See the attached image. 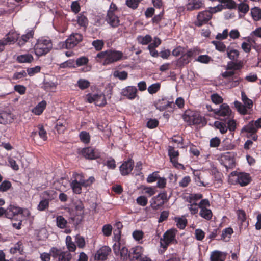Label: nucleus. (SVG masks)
<instances>
[{"mask_svg": "<svg viewBox=\"0 0 261 261\" xmlns=\"http://www.w3.org/2000/svg\"><path fill=\"white\" fill-rule=\"evenodd\" d=\"M177 226L181 229H184L187 223V220L184 218H176L175 219Z\"/></svg>", "mask_w": 261, "mask_h": 261, "instance_id": "obj_51", "label": "nucleus"}, {"mask_svg": "<svg viewBox=\"0 0 261 261\" xmlns=\"http://www.w3.org/2000/svg\"><path fill=\"white\" fill-rule=\"evenodd\" d=\"M238 10L243 13H246L249 11V6L244 2H241L238 6Z\"/></svg>", "mask_w": 261, "mask_h": 261, "instance_id": "obj_64", "label": "nucleus"}, {"mask_svg": "<svg viewBox=\"0 0 261 261\" xmlns=\"http://www.w3.org/2000/svg\"><path fill=\"white\" fill-rule=\"evenodd\" d=\"M199 215L203 218L209 220L211 219L213 214L211 210L207 208H202L199 212Z\"/></svg>", "mask_w": 261, "mask_h": 261, "instance_id": "obj_33", "label": "nucleus"}, {"mask_svg": "<svg viewBox=\"0 0 261 261\" xmlns=\"http://www.w3.org/2000/svg\"><path fill=\"white\" fill-rule=\"evenodd\" d=\"M75 242L79 248H83L85 246V241L84 237L80 235H76L75 237Z\"/></svg>", "mask_w": 261, "mask_h": 261, "instance_id": "obj_60", "label": "nucleus"}, {"mask_svg": "<svg viewBox=\"0 0 261 261\" xmlns=\"http://www.w3.org/2000/svg\"><path fill=\"white\" fill-rule=\"evenodd\" d=\"M23 210L20 207L10 205L6 210V217L12 219L15 216L21 215Z\"/></svg>", "mask_w": 261, "mask_h": 261, "instance_id": "obj_17", "label": "nucleus"}, {"mask_svg": "<svg viewBox=\"0 0 261 261\" xmlns=\"http://www.w3.org/2000/svg\"><path fill=\"white\" fill-rule=\"evenodd\" d=\"M173 101H169L167 98H162L161 99H159L155 104V107L157 109L160 111H163L166 110L168 107L172 108L174 106Z\"/></svg>", "mask_w": 261, "mask_h": 261, "instance_id": "obj_20", "label": "nucleus"}, {"mask_svg": "<svg viewBox=\"0 0 261 261\" xmlns=\"http://www.w3.org/2000/svg\"><path fill=\"white\" fill-rule=\"evenodd\" d=\"M257 131V129L254 124V121L249 122L247 125H245L242 129V132H246L250 134H255Z\"/></svg>", "mask_w": 261, "mask_h": 261, "instance_id": "obj_29", "label": "nucleus"}, {"mask_svg": "<svg viewBox=\"0 0 261 261\" xmlns=\"http://www.w3.org/2000/svg\"><path fill=\"white\" fill-rule=\"evenodd\" d=\"M96 57L103 59V64L107 65L126 59L122 52L114 49L101 51L97 54Z\"/></svg>", "mask_w": 261, "mask_h": 261, "instance_id": "obj_1", "label": "nucleus"}, {"mask_svg": "<svg viewBox=\"0 0 261 261\" xmlns=\"http://www.w3.org/2000/svg\"><path fill=\"white\" fill-rule=\"evenodd\" d=\"M33 60V57L30 54L18 56L17 60L19 63H31Z\"/></svg>", "mask_w": 261, "mask_h": 261, "instance_id": "obj_32", "label": "nucleus"}, {"mask_svg": "<svg viewBox=\"0 0 261 261\" xmlns=\"http://www.w3.org/2000/svg\"><path fill=\"white\" fill-rule=\"evenodd\" d=\"M44 199H47L49 201L56 197L57 193L54 190L46 191L42 193Z\"/></svg>", "mask_w": 261, "mask_h": 261, "instance_id": "obj_40", "label": "nucleus"}, {"mask_svg": "<svg viewBox=\"0 0 261 261\" xmlns=\"http://www.w3.org/2000/svg\"><path fill=\"white\" fill-rule=\"evenodd\" d=\"M92 44L96 50H100L104 46V42L102 40H96L92 42Z\"/></svg>", "mask_w": 261, "mask_h": 261, "instance_id": "obj_62", "label": "nucleus"}, {"mask_svg": "<svg viewBox=\"0 0 261 261\" xmlns=\"http://www.w3.org/2000/svg\"><path fill=\"white\" fill-rule=\"evenodd\" d=\"M74 179L70 184L71 187L74 193L80 194L82 192V186L85 187L84 177L80 174H74Z\"/></svg>", "mask_w": 261, "mask_h": 261, "instance_id": "obj_11", "label": "nucleus"}, {"mask_svg": "<svg viewBox=\"0 0 261 261\" xmlns=\"http://www.w3.org/2000/svg\"><path fill=\"white\" fill-rule=\"evenodd\" d=\"M85 99L88 103L94 102L96 106L99 107H103L107 103L105 95L101 92L96 94H87L85 96Z\"/></svg>", "mask_w": 261, "mask_h": 261, "instance_id": "obj_6", "label": "nucleus"}, {"mask_svg": "<svg viewBox=\"0 0 261 261\" xmlns=\"http://www.w3.org/2000/svg\"><path fill=\"white\" fill-rule=\"evenodd\" d=\"M49 205V201L47 199H43L39 202L37 206V209L39 211H42L48 208Z\"/></svg>", "mask_w": 261, "mask_h": 261, "instance_id": "obj_61", "label": "nucleus"}, {"mask_svg": "<svg viewBox=\"0 0 261 261\" xmlns=\"http://www.w3.org/2000/svg\"><path fill=\"white\" fill-rule=\"evenodd\" d=\"M113 248L115 255H120L123 260L127 259L128 249L126 247L121 245L119 242H116L114 244Z\"/></svg>", "mask_w": 261, "mask_h": 261, "instance_id": "obj_15", "label": "nucleus"}, {"mask_svg": "<svg viewBox=\"0 0 261 261\" xmlns=\"http://www.w3.org/2000/svg\"><path fill=\"white\" fill-rule=\"evenodd\" d=\"M142 1V0H126L125 4L128 7L135 10L138 8L139 3Z\"/></svg>", "mask_w": 261, "mask_h": 261, "instance_id": "obj_48", "label": "nucleus"}, {"mask_svg": "<svg viewBox=\"0 0 261 261\" xmlns=\"http://www.w3.org/2000/svg\"><path fill=\"white\" fill-rule=\"evenodd\" d=\"M111 252V249L110 247L106 246H102L97 251L95 254L94 258L97 260H106Z\"/></svg>", "mask_w": 261, "mask_h": 261, "instance_id": "obj_16", "label": "nucleus"}, {"mask_svg": "<svg viewBox=\"0 0 261 261\" xmlns=\"http://www.w3.org/2000/svg\"><path fill=\"white\" fill-rule=\"evenodd\" d=\"M54 258H58V261H70L72 256L68 251H63L56 248H51L50 251Z\"/></svg>", "mask_w": 261, "mask_h": 261, "instance_id": "obj_10", "label": "nucleus"}, {"mask_svg": "<svg viewBox=\"0 0 261 261\" xmlns=\"http://www.w3.org/2000/svg\"><path fill=\"white\" fill-rule=\"evenodd\" d=\"M187 207L190 212L191 214L195 215L198 213L199 208V205L197 203L188 202Z\"/></svg>", "mask_w": 261, "mask_h": 261, "instance_id": "obj_42", "label": "nucleus"}, {"mask_svg": "<svg viewBox=\"0 0 261 261\" xmlns=\"http://www.w3.org/2000/svg\"><path fill=\"white\" fill-rule=\"evenodd\" d=\"M161 84L159 83H156L149 86L148 88V92L153 94L156 93L160 89Z\"/></svg>", "mask_w": 261, "mask_h": 261, "instance_id": "obj_53", "label": "nucleus"}, {"mask_svg": "<svg viewBox=\"0 0 261 261\" xmlns=\"http://www.w3.org/2000/svg\"><path fill=\"white\" fill-rule=\"evenodd\" d=\"M56 223L58 227L63 229L65 228L67 222L62 216H58L56 218Z\"/></svg>", "mask_w": 261, "mask_h": 261, "instance_id": "obj_43", "label": "nucleus"}, {"mask_svg": "<svg viewBox=\"0 0 261 261\" xmlns=\"http://www.w3.org/2000/svg\"><path fill=\"white\" fill-rule=\"evenodd\" d=\"M168 153L170 158V162L172 163L174 167L178 169H184V166L182 164L178 163L179 152L175 150L172 146H169L168 148Z\"/></svg>", "mask_w": 261, "mask_h": 261, "instance_id": "obj_9", "label": "nucleus"}, {"mask_svg": "<svg viewBox=\"0 0 261 261\" xmlns=\"http://www.w3.org/2000/svg\"><path fill=\"white\" fill-rule=\"evenodd\" d=\"M237 215L240 225V229L241 230L246 229L248 227L249 223L246 220L245 212L243 210H238L237 212Z\"/></svg>", "mask_w": 261, "mask_h": 261, "instance_id": "obj_23", "label": "nucleus"}, {"mask_svg": "<svg viewBox=\"0 0 261 261\" xmlns=\"http://www.w3.org/2000/svg\"><path fill=\"white\" fill-rule=\"evenodd\" d=\"M241 99L244 106L248 109H251L253 106V101L249 99L244 91L241 92Z\"/></svg>", "mask_w": 261, "mask_h": 261, "instance_id": "obj_34", "label": "nucleus"}, {"mask_svg": "<svg viewBox=\"0 0 261 261\" xmlns=\"http://www.w3.org/2000/svg\"><path fill=\"white\" fill-rule=\"evenodd\" d=\"M144 251L143 248L141 246H136L133 248V253L135 255V258L138 260L141 257H142L143 253Z\"/></svg>", "mask_w": 261, "mask_h": 261, "instance_id": "obj_37", "label": "nucleus"}, {"mask_svg": "<svg viewBox=\"0 0 261 261\" xmlns=\"http://www.w3.org/2000/svg\"><path fill=\"white\" fill-rule=\"evenodd\" d=\"M251 181L250 175L246 173H239L237 175L236 182L241 186L247 185Z\"/></svg>", "mask_w": 261, "mask_h": 261, "instance_id": "obj_21", "label": "nucleus"}, {"mask_svg": "<svg viewBox=\"0 0 261 261\" xmlns=\"http://www.w3.org/2000/svg\"><path fill=\"white\" fill-rule=\"evenodd\" d=\"M233 232V231L231 228L228 227L225 228L222 231V238L225 241H227L229 240L230 236L232 234Z\"/></svg>", "mask_w": 261, "mask_h": 261, "instance_id": "obj_47", "label": "nucleus"}, {"mask_svg": "<svg viewBox=\"0 0 261 261\" xmlns=\"http://www.w3.org/2000/svg\"><path fill=\"white\" fill-rule=\"evenodd\" d=\"M22 250V243L19 241L15 244L14 247L10 249V252L13 254L16 253L17 252L21 253Z\"/></svg>", "mask_w": 261, "mask_h": 261, "instance_id": "obj_52", "label": "nucleus"}, {"mask_svg": "<svg viewBox=\"0 0 261 261\" xmlns=\"http://www.w3.org/2000/svg\"><path fill=\"white\" fill-rule=\"evenodd\" d=\"M90 82L85 79H80L77 82V85L82 90L88 88L90 86Z\"/></svg>", "mask_w": 261, "mask_h": 261, "instance_id": "obj_46", "label": "nucleus"}, {"mask_svg": "<svg viewBox=\"0 0 261 261\" xmlns=\"http://www.w3.org/2000/svg\"><path fill=\"white\" fill-rule=\"evenodd\" d=\"M242 67V65L240 63H236L234 62H229L226 67V70H239Z\"/></svg>", "mask_w": 261, "mask_h": 261, "instance_id": "obj_45", "label": "nucleus"}, {"mask_svg": "<svg viewBox=\"0 0 261 261\" xmlns=\"http://www.w3.org/2000/svg\"><path fill=\"white\" fill-rule=\"evenodd\" d=\"M167 200V193H161L152 198L150 200V206L153 210H156L164 205Z\"/></svg>", "mask_w": 261, "mask_h": 261, "instance_id": "obj_7", "label": "nucleus"}, {"mask_svg": "<svg viewBox=\"0 0 261 261\" xmlns=\"http://www.w3.org/2000/svg\"><path fill=\"white\" fill-rule=\"evenodd\" d=\"M176 233V230L171 229L168 230L164 233L163 237L160 239V246L163 249V250L161 251V253L164 252L169 245L177 243L175 238Z\"/></svg>", "mask_w": 261, "mask_h": 261, "instance_id": "obj_3", "label": "nucleus"}, {"mask_svg": "<svg viewBox=\"0 0 261 261\" xmlns=\"http://www.w3.org/2000/svg\"><path fill=\"white\" fill-rule=\"evenodd\" d=\"M191 178L189 176H185L179 182V186L182 188L187 187L191 182Z\"/></svg>", "mask_w": 261, "mask_h": 261, "instance_id": "obj_63", "label": "nucleus"}, {"mask_svg": "<svg viewBox=\"0 0 261 261\" xmlns=\"http://www.w3.org/2000/svg\"><path fill=\"white\" fill-rule=\"evenodd\" d=\"M204 3L202 0H189L187 5V9L192 11L204 7Z\"/></svg>", "mask_w": 261, "mask_h": 261, "instance_id": "obj_24", "label": "nucleus"}, {"mask_svg": "<svg viewBox=\"0 0 261 261\" xmlns=\"http://www.w3.org/2000/svg\"><path fill=\"white\" fill-rule=\"evenodd\" d=\"M137 88L135 86H127L123 89L121 95L126 97L129 99H134L137 96Z\"/></svg>", "mask_w": 261, "mask_h": 261, "instance_id": "obj_18", "label": "nucleus"}, {"mask_svg": "<svg viewBox=\"0 0 261 261\" xmlns=\"http://www.w3.org/2000/svg\"><path fill=\"white\" fill-rule=\"evenodd\" d=\"M214 125L217 129H218L220 130L221 134H225L227 131V127L226 124L224 122L217 121L214 122Z\"/></svg>", "mask_w": 261, "mask_h": 261, "instance_id": "obj_35", "label": "nucleus"}, {"mask_svg": "<svg viewBox=\"0 0 261 261\" xmlns=\"http://www.w3.org/2000/svg\"><path fill=\"white\" fill-rule=\"evenodd\" d=\"M251 15L253 19L255 21H258L261 19V9L254 7L251 10Z\"/></svg>", "mask_w": 261, "mask_h": 261, "instance_id": "obj_36", "label": "nucleus"}, {"mask_svg": "<svg viewBox=\"0 0 261 261\" xmlns=\"http://www.w3.org/2000/svg\"><path fill=\"white\" fill-rule=\"evenodd\" d=\"M242 81V79L238 76H233L231 80L229 82L230 88H234L238 86Z\"/></svg>", "mask_w": 261, "mask_h": 261, "instance_id": "obj_58", "label": "nucleus"}, {"mask_svg": "<svg viewBox=\"0 0 261 261\" xmlns=\"http://www.w3.org/2000/svg\"><path fill=\"white\" fill-rule=\"evenodd\" d=\"M81 153L86 159L89 160H94L100 156L99 150L91 147L83 148Z\"/></svg>", "mask_w": 261, "mask_h": 261, "instance_id": "obj_14", "label": "nucleus"}, {"mask_svg": "<svg viewBox=\"0 0 261 261\" xmlns=\"http://www.w3.org/2000/svg\"><path fill=\"white\" fill-rule=\"evenodd\" d=\"M139 43L143 45H146L150 42L152 40V37L149 35H146L145 36H140L138 38Z\"/></svg>", "mask_w": 261, "mask_h": 261, "instance_id": "obj_54", "label": "nucleus"}, {"mask_svg": "<svg viewBox=\"0 0 261 261\" xmlns=\"http://www.w3.org/2000/svg\"><path fill=\"white\" fill-rule=\"evenodd\" d=\"M226 255L222 252L215 251L212 252L210 261H225Z\"/></svg>", "mask_w": 261, "mask_h": 261, "instance_id": "obj_27", "label": "nucleus"}, {"mask_svg": "<svg viewBox=\"0 0 261 261\" xmlns=\"http://www.w3.org/2000/svg\"><path fill=\"white\" fill-rule=\"evenodd\" d=\"M76 210L78 212V215L81 217V218L83 217V209L84 205L81 201L77 200L74 203ZM81 219H80L81 220Z\"/></svg>", "mask_w": 261, "mask_h": 261, "instance_id": "obj_50", "label": "nucleus"}, {"mask_svg": "<svg viewBox=\"0 0 261 261\" xmlns=\"http://www.w3.org/2000/svg\"><path fill=\"white\" fill-rule=\"evenodd\" d=\"M66 124L65 121L58 120L56 126L57 131L59 133H63L66 129Z\"/></svg>", "mask_w": 261, "mask_h": 261, "instance_id": "obj_55", "label": "nucleus"}, {"mask_svg": "<svg viewBox=\"0 0 261 261\" xmlns=\"http://www.w3.org/2000/svg\"><path fill=\"white\" fill-rule=\"evenodd\" d=\"M111 5L110 9L112 8ZM113 7L115 8L116 6L113 5ZM106 21L112 28H117L120 24V20L119 17L116 14L115 11L110 9L108 11Z\"/></svg>", "mask_w": 261, "mask_h": 261, "instance_id": "obj_8", "label": "nucleus"}, {"mask_svg": "<svg viewBox=\"0 0 261 261\" xmlns=\"http://www.w3.org/2000/svg\"><path fill=\"white\" fill-rule=\"evenodd\" d=\"M79 137L81 141L85 144H88L90 141V136L89 133L86 131H82L80 134Z\"/></svg>", "mask_w": 261, "mask_h": 261, "instance_id": "obj_44", "label": "nucleus"}, {"mask_svg": "<svg viewBox=\"0 0 261 261\" xmlns=\"http://www.w3.org/2000/svg\"><path fill=\"white\" fill-rule=\"evenodd\" d=\"M13 118L11 114L7 112H2L0 113V123L6 124L10 123L12 121Z\"/></svg>", "mask_w": 261, "mask_h": 261, "instance_id": "obj_31", "label": "nucleus"}, {"mask_svg": "<svg viewBox=\"0 0 261 261\" xmlns=\"http://www.w3.org/2000/svg\"><path fill=\"white\" fill-rule=\"evenodd\" d=\"M219 161L220 164L227 169L232 168L234 166V159L231 156L229 152L222 154L219 159Z\"/></svg>", "mask_w": 261, "mask_h": 261, "instance_id": "obj_13", "label": "nucleus"}, {"mask_svg": "<svg viewBox=\"0 0 261 261\" xmlns=\"http://www.w3.org/2000/svg\"><path fill=\"white\" fill-rule=\"evenodd\" d=\"M220 3L223 4L225 8L234 9L237 7L236 2L233 0H218Z\"/></svg>", "mask_w": 261, "mask_h": 261, "instance_id": "obj_38", "label": "nucleus"}, {"mask_svg": "<svg viewBox=\"0 0 261 261\" xmlns=\"http://www.w3.org/2000/svg\"><path fill=\"white\" fill-rule=\"evenodd\" d=\"M19 38V34L16 32L11 31L9 32L3 38V41H5V43L6 45L8 44H12L15 43L16 41H18Z\"/></svg>", "mask_w": 261, "mask_h": 261, "instance_id": "obj_25", "label": "nucleus"}, {"mask_svg": "<svg viewBox=\"0 0 261 261\" xmlns=\"http://www.w3.org/2000/svg\"><path fill=\"white\" fill-rule=\"evenodd\" d=\"M235 107L237 108L238 111L242 115H245L247 113V108L238 101L234 102Z\"/></svg>", "mask_w": 261, "mask_h": 261, "instance_id": "obj_39", "label": "nucleus"}, {"mask_svg": "<svg viewBox=\"0 0 261 261\" xmlns=\"http://www.w3.org/2000/svg\"><path fill=\"white\" fill-rule=\"evenodd\" d=\"M212 43L215 46V48L221 52H224L226 50V45L220 41H213Z\"/></svg>", "mask_w": 261, "mask_h": 261, "instance_id": "obj_41", "label": "nucleus"}, {"mask_svg": "<svg viewBox=\"0 0 261 261\" xmlns=\"http://www.w3.org/2000/svg\"><path fill=\"white\" fill-rule=\"evenodd\" d=\"M227 57L231 60H236L239 55V52L237 49H227Z\"/></svg>", "mask_w": 261, "mask_h": 261, "instance_id": "obj_49", "label": "nucleus"}, {"mask_svg": "<svg viewBox=\"0 0 261 261\" xmlns=\"http://www.w3.org/2000/svg\"><path fill=\"white\" fill-rule=\"evenodd\" d=\"M202 198L201 194H191L188 198V202L197 203V201Z\"/></svg>", "mask_w": 261, "mask_h": 261, "instance_id": "obj_59", "label": "nucleus"}, {"mask_svg": "<svg viewBox=\"0 0 261 261\" xmlns=\"http://www.w3.org/2000/svg\"><path fill=\"white\" fill-rule=\"evenodd\" d=\"M113 75L114 77L118 78L120 80H124L127 78L128 73L125 71H116L114 72Z\"/></svg>", "mask_w": 261, "mask_h": 261, "instance_id": "obj_56", "label": "nucleus"}, {"mask_svg": "<svg viewBox=\"0 0 261 261\" xmlns=\"http://www.w3.org/2000/svg\"><path fill=\"white\" fill-rule=\"evenodd\" d=\"M185 122L188 125L202 124L205 123L204 119L198 113L190 110L186 111L182 115Z\"/></svg>", "mask_w": 261, "mask_h": 261, "instance_id": "obj_4", "label": "nucleus"}, {"mask_svg": "<svg viewBox=\"0 0 261 261\" xmlns=\"http://www.w3.org/2000/svg\"><path fill=\"white\" fill-rule=\"evenodd\" d=\"M77 21L81 26L86 27L88 24V19L83 14H80L77 16Z\"/></svg>", "mask_w": 261, "mask_h": 261, "instance_id": "obj_57", "label": "nucleus"}, {"mask_svg": "<svg viewBox=\"0 0 261 261\" xmlns=\"http://www.w3.org/2000/svg\"><path fill=\"white\" fill-rule=\"evenodd\" d=\"M222 5H218L216 7L211 8V11H203L199 13L197 15V20L196 22V25L198 27L206 23L212 18V13L220 11L222 10Z\"/></svg>", "mask_w": 261, "mask_h": 261, "instance_id": "obj_5", "label": "nucleus"}, {"mask_svg": "<svg viewBox=\"0 0 261 261\" xmlns=\"http://www.w3.org/2000/svg\"><path fill=\"white\" fill-rule=\"evenodd\" d=\"M214 112L220 116L229 117L231 114V110L228 105L223 103L220 106L219 110H214Z\"/></svg>", "mask_w": 261, "mask_h": 261, "instance_id": "obj_19", "label": "nucleus"}, {"mask_svg": "<svg viewBox=\"0 0 261 261\" xmlns=\"http://www.w3.org/2000/svg\"><path fill=\"white\" fill-rule=\"evenodd\" d=\"M191 61V58L189 55L187 51H184L180 58H179L177 61V64L178 66H184V65L188 64Z\"/></svg>", "mask_w": 261, "mask_h": 261, "instance_id": "obj_30", "label": "nucleus"}, {"mask_svg": "<svg viewBox=\"0 0 261 261\" xmlns=\"http://www.w3.org/2000/svg\"><path fill=\"white\" fill-rule=\"evenodd\" d=\"M53 48L51 40L47 37H41L38 39L34 45V50L35 55L42 56L48 53Z\"/></svg>", "mask_w": 261, "mask_h": 261, "instance_id": "obj_2", "label": "nucleus"}, {"mask_svg": "<svg viewBox=\"0 0 261 261\" xmlns=\"http://www.w3.org/2000/svg\"><path fill=\"white\" fill-rule=\"evenodd\" d=\"M46 102L42 100L32 110V112L36 115H41L46 107Z\"/></svg>", "mask_w": 261, "mask_h": 261, "instance_id": "obj_28", "label": "nucleus"}, {"mask_svg": "<svg viewBox=\"0 0 261 261\" xmlns=\"http://www.w3.org/2000/svg\"><path fill=\"white\" fill-rule=\"evenodd\" d=\"M33 36L34 31L32 30L29 31L26 34L22 35L20 38L19 37L18 45L20 46H23L30 39L32 38Z\"/></svg>", "mask_w": 261, "mask_h": 261, "instance_id": "obj_26", "label": "nucleus"}, {"mask_svg": "<svg viewBox=\"0 0 261 261\" xmlns=\"http://www.w3.org/2000/svg\"><path fill=\"white\" fill-rule=\"evenodd\" d=\"M134 167V162L129 160L125 162L120 167V171L122 175H126L131 172Z\"/></svg>", "mask_w": 261, "mask_h": 261, "instance_id": "obj_22", "label": "nucleus"}, {"mask_svg": "<svg viewBox=\"0 0 261 261\" xmlns=\"http://www.w3.org/2000/svg\"><path fill=\"white\" fill-rule=\"evenodd\" d=\"M83 36L79 33L71 34L64 43L63 45L65 48H72L75 46L80 42L82 40Z\"/></svg>", "mask_w": 261, "mask_h": 261, "instance_id": "obj_12", "label": "nucleus"}]
</instances>
